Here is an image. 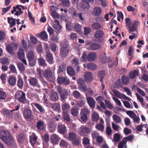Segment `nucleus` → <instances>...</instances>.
I'll return each mask as SVG.
<instances>
[{
  "label": "nucleus",
  "mask_w": 148,
  "mask_h": 148,
  "mask_svg": "<svg viewBox=\"0 0 148 148\" xmlns=\"http://www.w3.org/2000/svg\"><path fill=\"white\" fill-rule=\"evenodd\" d=\"M0 138L7 145L11 146L16 144L15 140L9 131L2 130L0 131Z\"/></svg>",
  "instance_id": "1"
},
{
  "label": "nucleus",
  "mask_w": 148,
  "mask_h": 148,
  "mask_svg": "<svg viewBox=\"0 0 148 148\" xmlns=\"http://www.w3.org/2000/svg\"><path fill=\"white\" fill-rule=\"evenodd\" d=\"M15 98L23 104H29V101L26 98L25 94L21 90H18L16 92Z\"/></svg>",
  "instance_id": "2"
},
{
  "label": "nucleus",
  "mask_w": 148,
  "mask_h": 148,
  "mask_svg": "<svg viewBox=\"0 0 148 148\" xmlns=\"http://www.w3.org/2000/svg\"><path fill=\"white\" fill-rule=\"evenodd\" d=\"M57 90L60 95L61 101H64V100L67 98L69 95L68 90L66 89H63L61 87H58Z\"/></svg>",
  "instance_id": "3"
},
{
  "label": "nucleus",
  "mask_w": 148,
  "mask_h": 148,
  "mask_svg": "<svg viewBox=\"0 0 148 148\" xmlns=\"http://www.w3.org/2000/svg\"><path fill=\"white\" fill-rule=\"evenodd\" d=\"M26 56L29 65L32 66H34L36 64V59L33 51L30 50L26 54Z\"/></svg>",
  "instance_id": "4"
},
{
  "label": "nucleus",
  "mask_w": 148,
  "mask_h": 148,
  "mask_svg": "<svg viewBox=\"0 0 148 148\" xmlns=\"http://www.w3.org/2000/svg\"><path fill=\"white\" fill-rule=\"evenodd\" d=\"M44 76L47 81L49 82H52L54 79V74L50 69H47L45 70Z\"/></svg>",
  "instance_id": "5"
},
{
  "label": "nucleus",
  "mask_w": 148,
  "mask_h": 148,
  "mask_svg": "<svg viewBox=\"0 0 148 148\" xmlns=\"http://www.w3.org/2000/svg\"><path fill=\"white\" fill-rule=\"evenodd\" d=\"M24 118L26 119H32L34 118L33 112L29 109H25L23 113Z\"/></svg>",
  "instance_id": "6"
},
{
  "label": "nucleus",
  "mask_w": 148,
  "mask_h": 148,
  "mask_svg": "<svg viewBox=\"0 0 148 148\" xmlns=\"http://www.w3.org/2000/svg\"><path fill=\"white\" fill-rule=\"evenodd\" d=\"M57 82L58 84L67 85L70 84V81L66 77L58 76L57 78Z\"/></svg>",
  "instance_id": "7"
},
{
  "label": "nucleus",
  "mask_w": 148,
  "mask_h": 148,
  "mask_svg": "<svg viewBox=\"0 0 148 148\" xmlns=\"http://www.w3.org/2000/svg\"><path fill=\"white\" fill-rule=\"evenodd\" d=\"M90 113V111L87 109H82L81 112V119L84 121H85L88 119V116Z\"/></svg>",
  "instance_id": "8"
},
{
  "label": "nucleus",
  "mask_w": 148,
  "mask_h": 148,
  "mask_svg": "<svg viewBox=\"0 0 148 148\" xmlns=\"http://www.w3.org/2000/svg\"><path fill=\"white\" fill-rule=\"evenodd\" d=\"M77 82L79 84V88L82 90L84 92L87 90V87L86 85L85 84V82L83 79L80 78L78 79Z\"/></svg>",
  "instance_id": "9"
},
{
  "label": "nucleus",
  "mask_w": 148,
  "mask_h": 148,
  "mask_svg": "<svg viewBox=\"0 0 148 148\" xmlns=\"http://www.w3.org/2000/svg\"><path fill=\"white\" fill-rule=\"evenodd\" d=\"M29 83L31 86L34 87H37L40 88L41 86L38 83V81L36 77H30L28 80Z\"/></svg>",
  "instance_id": "10"
},
{
  "label": "nucleus",
  "mask_w": 148,
  "mask_h": 148,
  "mask_svg": "<svg viewBox=\"0 0 148 148\" xmlns=\"http://www.w3.org/2000/svg\"><path fill=\"white\" fill-rule=\"evenodd\" d=\"M72 66L76 70L77 73L80 71V67L79 66V59L78 58H74L71 61Z\"/></svg>",
  "instance_id": "11"
},
{
  "label": "nucleus",
  "mask_w": 148,
  "mask_h": 148,
  "mask_svg": "<svg viewBox=\"0 0 148 148\" xmlns=\"http://www.w3.org/2000/svg\"><path fill=\"white\" fill-rule=\"evenodd\" d=\"M54 120V119H52L49 120L48 123H47V126H48L49 131L51 133L54 132L55 130L56 126L55 125V122Z\"/></svg>",
  "instance_id": "12"
},
{
  "label": "nucleus",
  "mask_w": 148,
  "mask_h": 148,
  "mask_svg": "<svg viewBox=\"0 0 148 148\" xmlns=\"http://www.w3.org/2000/svg\"><path fill=\"white\" fill-rule=\"evenodd\" d=\"M15 12H16L15 14V15L18 16L22 14L23 13V12L22 11L21 8L19 7V5H17L16 7H13V10L11 11V13L13 14Z\"/></svg>",
  "instance_id": "13"
},
{
  "label": "nucleus",
  "mask_w": 148,
  "mask_h": 148,
  "mask_svg": "<svg viewBox=\"0 0 148 148\" xmlns=\"http://www.w3.org/2000/svg\"><path fill=\"white\" fill-rule=\"evenodd\" d=\"M46 59L50 64H52L54 62L53 55L52 53L49 51H47L46 52L45 55Z\"/></svg>",
  "instance_id": "14"
},
{
  "label": "nucleus",
  "mask_w": 148,
  "mask_h": 148,
  "mask_svg": "<svg viewBox=\"0 0 148 148\" xmlns=\"http://www.w3.org/2000/svg\"><path fill=\"white\" fill-rule=\"evenodd\" d=\"M14 110H10L8 109L4 110L3 111V114L4 116L8 118H12L14 116Z\"/></svg>",
  "instance_id": "15"
},
{
  "label": "nucleus",
  "mask_w": 148,
  "mask_h": 148,
  "mask_svg": "<svg viewBox=\"0 0 148 148\" xmlns=\"http://www.w3.org/2000/svg\"><path fill=\"white\" fill-rule=\"evenodd\" d=\"M86 100L90 107L92 109H93L95 107L96 103L95 99L92 97H87Z\"/></svg>",
  "instance_id": "16"
},
{
  "label": "nucleus",
  "mask_w": 148,
  "mask_h": 148,
  "mask_svg": "<svg viewBox=\"0 0 148 148\" xmlns=\"http://www.w3.org/2000/svg\"><path fill=\"white\" fill-rule=\"evenodd\" d=\"M54 22L55 23L53 25V27L56 29V33L58 34L61 31L62 27L60 25V22L58 21L55 20Z\"/></svg>",
  "instance_id": "17"
},
{
  "label": "nucleus",
  "mask_w": 148,
  "mask_h": 148,
  "mask_svg": "<svg viewBox=\"0 0 148 148\" xmlns=\"http://www.w3.org/2000/svg\"><path fill=\"white\" fill-rule=\"evenodd\" d=\"M16 81V76L13 75L9 76L8 82L11 86H15Z\"/></svg>",
  "instance_id": "18"
},
{
  "label": "nucleus",
  "mask_w": 148,
  "mask_h": 148,
  "mask_svg": "<svg viewBox=\"0 0 148 148\" xmlns=\"http://www.w3.org/2000/svg\"><path fill=\"white\" fill-rule=\"evenodd\" d=\"M50 138L53 144L54 145L58 144L60 138L57 135L54 134L51 135Z\"/></svg>",
  "instance_id": "19"
},
{
  "label": "nucleus",
  "mask_w": 148,
  "mask_h": 148,
  "mask_svg": "<svg viewBox=\"0 0 148 148\" xmlns=\"http://www.w3.org/2000/svg\"><path fill=\"white\" fill-rule=\"evenodd\" d=\"M97 55L95 52L89 53L87 56V59L89 62L94 61L96 58Z\"/></svg>",
  "instance_id": "20"
},
{
  "label": "nucleus",
  "mask_w": 148,
  "mask_h": 148,
  "mask_svg": "<svg viewBox=\"0 0 148 148\" xmlns=\"http://www.w3.org/2000/svg\"><path fill=\"white\" fill-rule=\"evenodd\" d=\"M36 127L40 130H43L45 129L46 125L42 121H38L36 123Z\"/></svg>",
  "instance_id": "21"
},
{
  "label": "nucleus",
  "mask_w": 148,
  "mask_h": 148,
  "mask_svg": "<svg viewBox=\"0 0 148 148\" xmlns=\"http://www.w3.org/2000/svg\"><path fill=\"white\" fill-rule=\"evenodd\" d=\"M93 79V75L89 72H86L84 73V80L88 82L91 81Z\"/></svg>",
  "instance_id": "22"
},
{
  "label": "nucleus",
  "mask_w": 148,
  "mask_h": 148,
  "mask_svg": "<svg viewBox=\"0 0 148 148\" xmlns=\"http://www.w3.org/2000/svg\"><path fill=\"white\" fill-rule=\"evenodd\" d=\"M90 132V129L86 127L82 128L79 132V135L81 136H85Z\"/></svg>",
  "instance_id": "23"
},
{
  "label": "nucleus",
  "mask_w": 148,
  "mask_h": 148,
  "mask_svg": "<svg viewBox=\"0 0 148 148\" xmlns=\"http://www.w3.org/2000/svg\"><path fill=\"white\" fill-rule=\"evenodd\" d=\"M70 50L69 48H61L60 49V54L62 57H66L67 56Z\"/></svg>",
  "instance_id": "24"
},
{
  "label": "nucleus",
  "mask_w": 148,
  "mask_h": 148,
  "mask_svg": "<svg viewBox=\"0 0 148 148\" xmlns=\"http://www.w3.org/2000/svg\"><path fill=\"white\" fill-rule=\"evenodd\" d=\"M66 127L64 125L60 124L58 126V131L60 134H64L66 132Z\"/></svg>",
  "instance_id": "25"
},
{
  "label": "nucleus",
  "mask_w": 148,
  "mask_h": 148,
  "mask_svg": "<svg viewBox=\"0 0 148 148\" xmlns=\"http://www.w3.org/2000/svg\"><path fill=\"white\" fill-rule=\"evenodd\" d=\"M64 101H62V103L61 105L62 112H68L70 108V105L68 103H64Z\"/></svg>",
  "instance_id": "26"
},
{
  "label": "nucleus",
  "mask_w": 148,
  "mask_h": 148,
  "mask_svg": "<svg viewBox=\"0 0 148 148\" xmlns=\"http://www.w3.org/2000/svg\"><path fill=\"white\" fill-rule=\"evenodd\" d=\"M72 15L74 17L76 18L77 17L82 21L84 20V18L83 16V14L82 13H77L76 11L75 10L72 12Z\"/></svg>",
  "instance_id": "27"
},
{
  "label": "nucleus",
  "mask_w": 148,
  "mask_h": 148,
  "mask_svg": "<svg viewBox=\"0 0 148 148\" xmlns=\"http://www.w3.org/2000/svg\"><path fill=\"white\" fill-rule=\"evenodd\" d=\"M101 12V8L98 6L95 7L92 10V14L96 16H99Z\"/></svg>",
  "instance_id": "28"
},
{
  "label": "nucleus",
  "mask_w": 148,
  "mask_h": 148,
  "mask_svg": "<svg viewBox=\"0 0 148 148\" xmlns=\"http://www.w3.org/2000/svg\"><path fill=\"white\" fill-rule=\"evenodd\" d=\"M114 95L119 98H123L125 100H130L131 99L123 94H121L119 91H116L114 92Z\"/></svg>",
  "instance_id": "29"
},
{
  "label": "nucleus",
  "mask_w": 148,
  "mask_h": 148,
  "mask_svg": "<svg viewBox=\"0 0 148 148\" xmlns=\"http://www.w3.org/2000/svg\"><path fill=\"white\" fill-rule=\"evenodd\" d=\"M26 138V135L23 134H20L17 138V140L18 143H23L25 141V139Z\"/></svg>",
  "instance_id": "30"
},
{
  "label": "nucleus",
  "mask_w": 148,
  "mask_h": 148,
  "mask_svg": "<svg viewBox=\"0 0 148 148\" xmlns=\"http://www.w3.org/2000/svg\"><path fill=\"white\" fill-rule=\"evenodd\" d=\"M101 46L100 44L96 43H92L90 45V49L92 50H96L100 49Z\"/></svg>",
  "instance_id": "31"
},
{
  "label": "nucleus",
  "mask_w": 148,
  "mask_h": 148,
  "mask_svg": "<svg viewBox=\"0 0 148 148\" xmlns=\"http://www.w3.org/2000/svg\"><path fill=\"white\" fill-rule=\"evenodd\" d=\"M104 35V33L103 31L99 30H97L94 35V37L96 38H98L102 37Z\"/></svg>",
  "instance_id": "32"
},
{
  "label": "nucleus",
  "mask_w": 148,
  "mask_h": 148,
  "mask_svg": "<svg viewBox=\"0 0 148 148\" xmlns=\"http://www.w3.org/2000/svg\"><path fill=\"white\" fill-rule=\"evenodd\" d=\"M39 36L42 40L45 41H47V39L48 38V35L45 31H42L39 34Z\"/></svg>",
  "instance_id": "33"
},
{
  "label": "nucleus",
  "mask_w": 148,
  "mask_h": 148,
  "mask_svg": "<svg viewBox=\"0 0 148 148\" xmlns=\"http://www.w3.org/2000/svg\"><path fill=\"white\" fill-rule=\"evenodd\" d=\"M58 98V96L57 92H54L51 93L50 96V99L53 101H55Z\"/></svg>",
  "instance_id": "34"
},
{
  "label": "nucleus",
  "mask_w": 148,
  "mask_h": 148,
  "mask_svg": "<svg viewBox=\"0 0 148 148\" xmlns=\"http://www.w3.org/2000/svg\"><path fill=\"white\" fill-rule=\"evenodd\" d=\"M17 56L19 59L24 58L25 54L24 51L23 49L21 48L19 49L18 51Z\"/></svg>",
  "instance_id": "35"
},
{
  "label": "nucleus",
  "mask_w": 148,
  "mask_h": 148,
  "mask_svg": "<svg viewBox=\"0 0 148 148\" xmlns=\"http://www.w3.org/2000/svg\"><path fill=\"white\" fill-rule=\"evenodd\" d=\"M66 67L65 64L63 63L61 64L59 67L57 73L58 74H60L63 73L64 71L65 70Z\"/></svg>",
  "instance_id": "36"
},
{
  "label": "nucleus",
  "mask_w": 148,
  "mask_h": 148,
  "mask_svg": "<svg viewBox=\"0 0 148 148\" xmlns=\"http://www.w3.org/2000/svg\"><path fill=\"white\" fill-rule=\"evenodd\" d=\"M30 143L32 144V146H34L36 143L37 140V137L36 135H32L30 136Z\"/></svg>",
  "instance_id": "37"
},
{
  "label": "nucleus",
  "mask_w": 148,
  "mask_h": 148,
  "mask_svg": "<svg viewBox=\"0 0 148 148\" xmlns=\"http://www.w3.org/2000/svg\"><path fill=\"white\" fill-rule=\"evenodd\" d=\"M67 71L68 74L70 76H73L75 74V70L71 67L69 66L67 68Z\"/></svg>",
  "instance_id": "38"
},
{
  "label": "nucleus",
  "mask_w": 148,
  "mask_h": 148,
  "mask_svg": "<svg viewBox=\"0 0 148 148\" xmlns=\"http://www.w3.org/2000/svg\"><path fill=\"white\" fill-rule=\"evenodd\" d=\"M138 73L137 71L134 70L133 71H131L129 73V76L132 79H134L136 77V76H138Z\"/></svg>",
  "instance_id": "39"
},
{
  "label": "nucleus",
  "mask_w": 148,
  "mask_h": 148,
  "mask_svg": "<svg viewBox=\"0 0 148 148\" xmlns=\"http://www.w3.org/2000/svg\"><path fill=\"white\" fill-rule=\"evenodd\" d=\"M81 25L77 23H75L73 27L74 30L77 33H79V32H80L81 31Z\"/></svg>",
  "instance_id": "40"
},
{
  "label": "nucleus",
  "mask_w": 148,
  "mask_h": 148,
  "mask_svg": "<svg viewBox=\"0 0 148 148\" xmlns=\"http://www.w3.org/2000/svg\"><path fill=\"white\" fill-rule=\"evenodd\" d=\"M91 27L92 28L95 30H98L101 28L100 23L98 22H95L92 23Z\"/></svg>",
  "instance_id": "41"
},
{
  "label": "nucleus",
  "mask_w": 148,
  "mask_h": 148,
  "mask_svg": "<svg viewBox=\"0 0 148 148\" xmlns=\"http://www.w3.org/2000/svg\"><path fill=\"white\" fill-rule=\"evenodd\" d=\"M7 97L5 92L0 90V101L5 100L7 98Z\"/></svg>",
  "instance_id": "42"
},
{
  "label": "nucleus",
  "mask_w": 148,
  "mask_h": 148,
  "mask_svg": "<svg viewBox=\"0 0 148 148\" xmlns=\"http://www.w3.org/2000/svg\"><path fill=\"white\" fill-rule=\"evenodd\" d=\"M24 85V82L21 77H19L17 81V86L18 88L22 89Z\"/></svg>",
  "instance_id": "43"
},
{
  "label": "nucleus",
  "mask_w": 148,
  "mask_h": 148,
  "mask_svg": "<svg viewBox=\"0 0 148 148\" xmlns=\"http://www.w3.org/2000/svg\"><path fill=\"white\" fill-rule=\"evenodd\" d=\"M99 118V114L97 112H94L92 115V120L95 122L98 121Z\"/></svg>",
  "instance_id": "44"
},
{
  "label": "nucleus",
  "mask_w": 148,
  "mask_h": 148,
  "mask_svg": "<svg viewBox=\"0 0 148 148\" xmlns=\"http://www.w3.org/2000/svg\"><path fill=\"white\" fill-rule=\"evenodd\" d=\"M33 104L36 107L40 112H43L45 111L44 109L42 106L41 105L35 102L33 103Z\"/></svg>",
  "instance_id": "45"
},
{
  "label": "nucleus",
  "mask_w": 148,
  "mask_h": 148,
  "mask_svg": "<svg viewBox=\"0 0 148 148\" xmlns=\"http://www.w3.org/2000/svg\"><path fill=\"white\" fill-rule=\"evenodd\" d=\"M100 60L101 62L103 63H105L107 61V58L106 56V54L105 53H103L99 57Z\"/></svg>",
  "instance_id": "46"
},
{
  "label": "nucleus",
  "mask_w": 148,
  "mask_h": 148,
  "mask_svg": "<svg viewBox=\"0 0 148 148\" xmlns=\"http://www.w3.org/2000/svg\"><path fill=\"white\" fill-rule=\"evenodd\" d=\"M106 75L104 71H101L99 73L98 76L100 78L99 81L101 82H103V78Z\"/></svg>",
  "instance_id": "47"
},
{
  "label": "nucleus",
  "mask_w": 148,
  "mask_h": 148,
  "mask_svg": "<svg viewBox=\"0 0 148 148\" xmlns=\"http://www.w3.org/2000/svg\"><path fill=\"white\" fill-rule=\"evenodd\" d=\"M121 81L123 84H127L129 82V78L128 77L122 76L121 77Z\"/></svg>",
  "instance_id": "48"
},
{
  "label": "nucleus",
  "mask_w": 148,
  "mask_h": 148,
  "mask_svg": "<svg viewBox=\"0 0 148 148\" xmlns=\"http://www.w3.org/2000/svg\"><path fill=\"white\" fill-rule=\"evenodd\" d=\"M113 117V120L116 123H120L121 122V119L120 116L116 114H114Z\"/></svg>",
  "instance_id": "49"
},
{
  "label": "nucleus",
  "mask_w": 148,
  "mask_h": 148,
  "mask_svg": "<svg viewBox=\"0 0 148 148\" xmlns=\"http://www.w3.org/2000/svg\"><path fill=\"white\" fill-rule=\"evenodd\" d=\"M63 114V119L69 122L70 121V118L68 114V112H62Z\"/></svg>",
  "instance_id": "50"
},
{
  "label": "nucleus",
  "mask_w": 148,
  "mask_h": 148,
  "mask_svg": "<svg viewBox=\"0 0 148 148\" xmlns=\"http://www.w3.org/2000/svg\"><path fill=\"white\" fill-rule=\"evenodd\" d=\"M68 145V143L63 139H61L59 143L60 146L61 147H64V148H67Z\"/></svg>",
  "instance_id": "51"
},
{
  "label": "nucleus",
  "mask_w": 148,
  "mask_h": 148,
  "mask_svg": "<svg viewBox=\"0 0 148 148\" xmlns=\"http://www.w3.org/2000/svg\"><path fill=\"white\" fill-rule=\"evenodd\" d=\"M17 66L19 70L22 72H23L25 70V67L23 64L21 62H18L17 64Z\"/></svg>",
  "instance_id": "52"
},
{
  "label": "nucleus",
  "mask_w": 148,
  "mask_h": 148,
  "mask_svg": "<svg viewBox=\"0 0 148 148\" xmlns=\"http://www.w3.org/2000/svg\"><path fill=\"white\" fill-rule=\"evenodd\" d=\"M123 84L122 80L120 79L118 80L115 83L116 88H118L122 87Z\"/></svg>",
  "instance_id": "53"
},
{
  "label": "nucleus",
  "mask_w": 148,
  "mask_h": 148,
  "mask_svg": "<svg viewBox=\"0 0 148 148\" xmlns=\"http://www.w3.org/2000/svg\"><path fill=\"white\" fill-rule=\"evenodd\" d=\"M38 64L42 66H45L46 63L45 60L43 58H40L38 59Z\"/></svg>",
  "instance_id": "54"
},
{
  "label": "nucleus",
  "mask_w": 148,
  "mask_h": 148,
  "mask_svg": "<svg viewBox=\"0 0 148 148\" xmlns=\"http://www.w3.org/2000/svg\"><path fill=\"white\" fill-rule=\"evenodd\" d=\"M6 49L7 51L11 54H14L12 48L10 45H8L6 46Z\"/></svg>",
  "instance_id": "55"
},
{
  "label": "nucleus",
  "mask_w": 148,
  "mask_h": 148,
  "mask_svg": "<svg viewBox=\"0 0 148 148\" xmlns=\"http://www.w3.org/2000/svg\"><path fill=\"white\" fill-rule=\"evenodd\" d=\"M69 139L71 141H73L77 137L76 135L73 133H69Z\"/></svg>",
  "instance_id": "56"
},
{
  "label": "nucleus",
  "mask_w": 148,
  "mask_h": 148,
  "mask_svg": "<svg viewBox=\"0 0 148 148\" xmlns=\"http://www.w3.org/2000/svg\"><path fill=\"white\" fill-rule=\"evenodd\" d=\"M121 136L119 134L116 133L114 135V140L115 142H118L120 140Z\"/></svg>",
  "instance_id": "57"
},
{
  "label": "nucleus",
  "mask_w": 148,
  "mask_h": 148,
  "mask_svg": "<svg viewBox=\"0 0 148 148\" xmlns=\"http://www.w3.org/2000/svg\"><path fill=\"white\" fill-rule=\"evenodd\" d=\"M127 114L128 115L130 118L132 119L136 116V114L132 111H127L126 112Z\"/></svg>",
  "instance_id": "58"
},
{
  "label": "nucleus",
  "mask_w": 148,
  "mask_h": 148,
  "mask_svg": "<svg viewBox=\"0 0 148 148\" xmlns=\"http://www.w3.org/2000/svg\"><path fill=\"white\" fill-rule=\"evenodd\" d=\"M8 22L10 25V28L12 27L13 26L15 25L16 24V19H14L11 22L10 21V18H8Z\"/></svg>",
  "instance_id": "59"
},
{
  "label": "nucleus",
  "mask_w": 148,
  "mask_h": 148,
  "mask_svg": "<svg viewBox=\"0 0 148 148\" xmlns=\"http://www.w3.org/2000/svg\"><path fill=\"white\" fill-rule=\"evenodd\" d=\"M61 46L62 48H69V44L67 41H64L62 42L61 43Z\"/></svg>",
  "instance_id": "60"
},
{
  "label": "nucleus",
  "mask_w": 148,
  "mask_h": 148,
  "mask_svg": "<svg viewBox=\"0 0 148 148\" xmlns=\"http://www.w3.org/2000/svg\"><path fill=\"white\" fill-rule=\"evenodd\" d=\"M87 67L89 69L93 70L96 68V66L93 63H90L87 64Z\"/></svg>",
  "instance_id": "61"
},
{
  "label": "nucleus",
  "mask_w": 148,
  "mask_h": 148,
  "mask_svg": "<svg viewBox=\"0 0 148 148\" xmlns=\"http://www.w3.org/2000/svg\"><path fill=\"white\" fill-rule=\"evenodd\" d=\"M70 4V1L69 0H63L62 1V5L65 7H69Z\"/></svg>",
  "instance_id": "62"
},
{
  "label": "nucleus",
  "mask_w": 148,
  "mask_h": 148,
  "mask_svg": "<svg viewBox=\"0 0 148 148\" xmlns=\"http://www.w3.org/2000/svg\"><path fill=\"white\" fill-rule=\"evenodd\" d=\"M73 25L70 22H67L66 24V29L68 30H70L73 27Z\"/></svg>",
  "instance_id": "63"
},
{
  "label": "nucleus",
  "mask_w": 148,
  "mask_h": 148,
  "mask_svg": "<svg viewBox=\"0 0 148 148\" xmlns=\"http://www.w3.org/2000/svg\"><path fill=\"white\" fill-rule=\"evenodd\" d=\"M7 75L6 74H1L0 76V79H1L3 83H5Z\"/></svg>",
  "instance_id": "64"
}]
</instances>
